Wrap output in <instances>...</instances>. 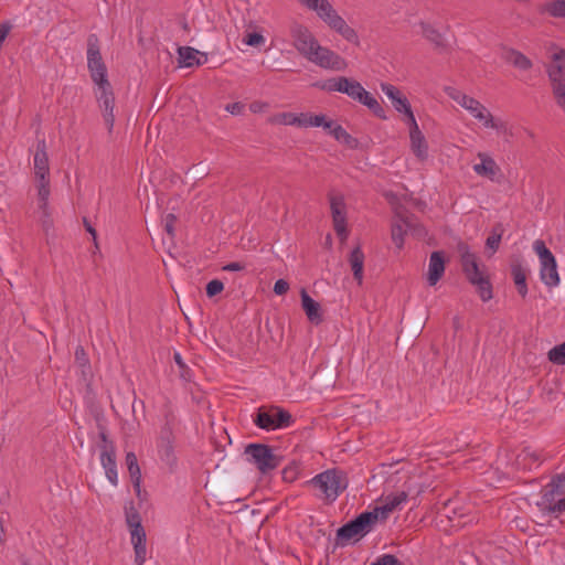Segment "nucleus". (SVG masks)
I'll list each match as a JSON object with an SVG mask.
<instances>
[{
	"label": "nucleus",
	"instance_id": "1",
	"mask_svg": "<svg viewBox=\"0 0 565 565\" xmlns=\"http://www.w3.org/2000/svg\"><path fill=\"white\" fill-rule=\"evenodd\" d=\"M290 35L295 49L309 62L326 70L344 71L347 68V61L334 51L321 46L306 25L294 22L290 25Z\"/></svg>",
	"mask_w": 565,
	"mask_h": 565
},
{
	"label": "nucleus",
	"instance_id": "2",
	"mask_svg": "<svg viewBox=\"0 0 565 565\" xmlns=\"http://www.w3.org/2000/svg\"><path fill=\"white\" fill-rule=\"evenodd\" d=\"M307 484L315 490L316 498L331 504L348 488L349 480L343 470L333 468L318 473Z\"/></svg>",
	"mask_w": 565,
	"mask_h": 565
},
{
	"label": "nucleus",
	"instance_id": "3",
	"mask_svg": "<svg viewBox=\"0 0 565 565\" xmlns=\"http://www.w3.org/2000/svg\"><path fill=\"white\" fill-rule=\"evenodd\" d=\"M295 422L294 416L278 405H262L253 414L254 425L266 431L286 429Z\"/></svg>",
	"mask_w": 565,
	"mask_h": 565
},
{
	"label": "nucleus",
	"instance_id": "4",
	"mask_svg": "<svg viewBox=\"0 0 565 565\" xmlns=\"http://www.w3.org/2000/svg\"><path fill=\"white\" fill-rule=\"evenodd\" d=\"M377 521L380 520L373 510L360 513L337 530V544L344 546L354 537L365 536L374 529Z\"/></svg>",
	"mask_w": 565,
	"mask_h": 565
},
{
	"label": "nucleus",
	"instance_id": "5",
	"mask_svg": "<svg viewBox=\"0 0 565 565\" xmlns=\"http://www.w3.org/2000/svg\"><path fill=\"white\" fill-rule=\"evenodd\" d=\"M446 94L467 109L476 119L482 121L487 128L498 129L499 126L493 120L491 113L476 98L466 95L455 87H446Z\"/></svg>",
	"mask_w": 565,
	"mask_h": 565
},
{
	"label": "nucleus",
	"instance_id": "6",
	"mask_svg": "<svg viewBox=\"0 0 565 565\" xmlns=\"http://www.w3.org/2000/svg\"><path fill=\"white\" fill-rule=\"evenodd\" d=\"M87 68L96 86L110 84L107 78V67L100 53L99 39L94 33L87 38Z\"/></svg>",
	"mask_w": 565,
	"mask_h": 565
},
{
	"label": "nucleus",
	"instance_id": "7",
	"mask_svg": "<svg viewBox=\"0 0 565 565\" xmlns=\"http://www.w3.org/2000/svg\"><path fill=\"white\" fill-rule=\"evenodd\" d=\"M247 461L253 463L262 473H268L281 462V457L273 451L266 444H249L245 447Z\"/></svg>",
	"mask_w": 565,
	"mask_h": 565
},
{
	"label": "nucleus",
	"instance_id": "8",
	"mask_svg": "<svg viewBox=\"0 0 565 565\" xmlns=\"http://www.w3.org/2000/svg\"><path fill=\"white\" fill-rule=\"evenodd\" d=\"M533 249L540 258L541 280L550 288L556 287L559 284V276L557 273V264L554 255L546 247L544 241L542 239L534 241Z\"/></svg>",
	"mask_w": 565,
	"mask_h": 565
},
{
	"label": "nucleus",
	"instance_id": "9",
	"mask_svg": "<svg viewBox=\"0 0 565 565\" xmlns=\"http://www.w3.org/2000/svg\"><path fill=\"white\" fill-rule=\"evenodd\" d=\"M157 448L160 460L173 472L177 468L178 458L174 451V436L169 423L160 430Z\"/></svg>",
	"mask_w": 565,
	"mask_h": 565
},
{
	"label": "nucleus",
	"instance_id": "10",
	"mask_svg": "<svg viewBox=\"0 0 565 565\" xmlns=\"http://www.w3.org/2000/svg\"><path fill=\"white\" fill-rule=\"evenodd\" d=\"M95 96L102 110L105 125L108 129V132L110 134L113 131L115 124V96L111 84L97 86L95 90Z\"/></svg>",
	"mask_w": 565,
	"mask_h": 565
},
{
	"label": "nucleus",
	"instance_id": "11",
	"mask_svg": "<svg viewBox=\"0 0 565 565\" xmlns=\"http://www.w3.org/2000/svg\"><path fill=\"white\" fill-rule=\"evenodd\" d=\"M329 200L334 231L341 239H344L348 236L344 198L342 195H330Z\"/></svg>",
	"mask_w": 565,
	"mask_h": 565
},
{
	"label": "nucleus",
	"instance_id": "12",
	"mask_svg": "<svg viewBox=\"0 0 565 565\" xmlns=\"http://www.w3.org/2000/svg\"><path fill=\"white\" fill-rule=\"evenodd\" d=\"M552 60L546 72L554 93L565 89V50L554 53Z\"/></svg>",
	"mask_w": 565,
	"mask_h": 565
},
{
	"label": "nucleus",
	"instance_id": "13",
	"mask_svg": "<svg viewBox=\"0 0 565 565\" xmlns=\"http://www.w3.org/2000/svg\"><path fill=\"white\" fill-rule=\"evenodd\" d=\"M542 511L562 513L565 511V494L545 487L541 501L537 503Z\"/></svg>",
	"mask_w": 565,
	"mask_h": 565
},
{
	"label": "nucleus",
	"instance_id": "14",
	"mask_svg": "<svg viewBox=\"0 0 565 565\" xmlns=\"http://www.w3.org/2000/svg\"><path fill=\"white\" fill-rule=\"evenodd\" d=\"M45 139H39L36 142V151L34 153V175L35 180H50L49 157L46 152Z\"/></svg>",
	"mask_w": 565,
	"mask_h": 565
},
{
	"label": "nucleus",
	"instance_id": "15",
	"mask_svg": "<svg viewBox=\"0 0 565 565\" xmlns=\"http://www.w3.org/2000/svg\"><path fill=\"white\" fill-rule=\"evenodd\" d=\"M459 250L462 271L466 275L469 282L477 279L478 277L484 276L479 268L478 258L476 254L471 253L467 245H460Z\"/></svg>",
	"mask_w": 565,
	"mask_h": 565
},
{
	"label": "nucleus",
	"instance_id": "16",
	"mask_svg": "<svg viewBox=\"0 0 565 565\" xmlns=\"http://www.w3.org/2000/svg\"><path fill=\"white\" fill-rule=\"evenodd\" d=\"M459 250L462 271L466 275L469 282L477 279L478 277L484 276L479 268L478 258L476 254L471 253L467 245H460Z\"/></svg>",
	"mask_w": 565,
	"mask_h": 565
},
{
	"label": "nucleus",
	"instance_id": "17",
	"mask_svg": "<svg viewBox=\"0 0 565 565\" xmlns=\"http://www.w3.org/2000/svg\"><path fill=\"white\" fill-rule=\"evenodd\" d=\"M130 532L131 543L134 545L135 551V564L143 565L146 562V531L142 524L134 525L128 527Z\"/></svg>",
	"mask_w": 565,
	"mask_h": 565
},
{
	"label": "nucleus",
	"instance_id": "18",
	"mask_svg": "<svg viewBox=\"0 0 565 565\" xmlns=\"http://www.w3.org/2000/svg\"><path fill=\"white\" fill-rule=\"evenodd\" d=\"M542 460L543 458L541 452L531 449L530 447H525L515 456L513 466L516 470L526 471L537 468Z\"/></svg>",
	"mask_w": 565,
	"mask_h": 565
},
{
	"label": "nucleus",
	"instance_id": "19",
	"mask_svg": "<svg viewBox=\"0 0 565 565\" xmlns=\"http://www.w3.org/2000/svg\"><path fill=\"white\" fill-rule=\"evenodd\" d=\"M408 494L405 491L391 493L384 499V503L380 507H375L373 511L376 513L379 520L385 521L390 513L397 509L402 503L406 502Z\"/></svg>",
	"mask_w": 565,
	"mask_h": 565
},
{
	"label": "nucleus",
	"instance_id": "20",
	"mask_svg": "<svg viewBox=\"0 0 565 565\" xmlns=\"http://www.w3.org/2000/svg\"><path fill=\"white\" fill-rule=\"evenodd\" d=\"M478 158L481 162L473 166V171L480 177L488 178L491 181H497V177L501 175V169L494 159L483 152H479Z\"/></svg>",
	"mask_w": 565,
	"mask_h": 565
},
{
	"label": "nucleus",
	"instance_id": "21",
	"mask_svg": "<svg viewBox=\"0 0 565 565\" xmlns=\"http://www.w3.org/2000/svg\"><path fill=\"white\" fill-rule=\"evenodd\" d=\"M99 438L103 441V445L100 446V462L103 468L105 470L116 468V449L114 443L108 439L104 428L99 431Z\"/></svg>",
	"mask_w": 565,
	"mask_h": 565
},
{
	"label": "nucleus",
	"instance_id": "22",
	"mask_svg": "<svg viewBox=\"0 0 565 565\" xmlns=\"http://www.w3.org/2000/svg\"><path fill=\"white\" fill-rule=\"evenodd\" d=\"M445 273V256L443 252H433L429 257L427 280L435 286Z\"/></svg>",
	"mask_w": 565,
	"mask_h": 565
},
{
	"label": "nucleus",
	"instance_id": "23",
	"mask_svg": "<svg viewBox=\"0 0 565 565\" xmlns=\"http://www.w3.org/2000/svg\"><path fill=\"white\" fill-rule=\"evenodd\" d=\"M301 296V306L302 309L308 318V320L313 324H319L322 322V312H321V306L318 301L312 299L306 289H301L300 292Z\"/></svg>",
	"mask_w": 565,
	"mask_h": 565
},
{
	"label": "nucleus",
	"instance_id": "24",
	"mask_svg": "<svg viewBox=\"0 0 565 565\" xmlns=\"http://www.w3.org/2000/svg\"><path fill=\"white\" fill-rule=\"evenodd\" d=\"M510 269L519 295L522 298H525L529 290L526 284L527 269L522 265L520 259H513L510 265Z\"/></svg>",
	"mask_w": 565,
	"mask_h": 565
},
{
	"label": "nucleus",
	"instance_id": "25",
	"mask_svg": "<svg viewBox=\"0 0 565 565\" xmlns=\"http://www.w3.org/2000/svg\"><path fill=\"white\" fill-rule=\"evenodd\" d=\"M179 62L185 67L200 66L207 61V56L204 53L191 47L181 46L178 50Z\"/></svg>",
	"mask_w": 565,
	"mask_h": 565
},
{
	"label": "nucleus",
	"instance_id": "26",
	"mask_svg": "<svg viewBox=\"0 0 565 565\" xmlns=\"http://www.w3.org/2000/svg\"><path fill=\"white\" fill-rule=\"evenodd\" d=\"M382 92L391 99L393 107L398 113H404L408 110L411 104L406 96H404L401 90L392 84H381Z\"/></svg>",
	"mask_w": 565,
	"mask_h": 565
},
{
	"label": "nucleus",
	"instance_id": "27",
	"mask_svg": "<svg viewBox=\"0 0 565 565\" xmlns=\"http://www.w3.org/2000/svg\"><path fill=\"white\" fill-rule=\"evenodd\" d=\"M501 57L503 61L512 64L515 68L521 71H529L533 66L532 61L527 56L514 49L504 47Z\"/></svg>",
	"mask_w": 565,
	"mask_h": 565
},
{
	"label": "nucleus",
	"instance_id": "28",
	"mask_svg": "<svg viewBox=\"0 0 565 565\" xmlns=\"http://www.w3.org/2000/svg\"><path fill=\"white\" fill-rule=\"evenodd\" d=\"M297 126L299 127H323V129H331L332 120L328 119L324 115L300 114L295 117Z\"/></svg>",
	"mask_w": 565,
	"mask_h": 565
},
{
	"label": "nucleus",
	"instance_id": "29",
	"mask_svg": "<svg viewBox=\"0 0 565 565\" xmlns=\"http://www.w3.org/2000/svg\"><path fill=\"white\" fill-rule=\"evenodd\" d=\"M409 223L406 218L401 215H396L392 223L391 236L392 241L395 244L397 249H402L404 246V236L407 233V228L409 227Z\"/></svg>",
	"mask_w": 565,
	"mask_h": 565
},
{
	"label": "nucleus",
	"instance_id": "30",
	"mask_svg": "<svg viewBox=\"0 0 565 565\" xmlns=\"http://www.w3.org/2000/svg\"><path fill=\"white\" fill-rule=\"evenodd\" d=\"M364 258V254L360 246L354 247L349 256L353 278L359 285L363 281Z\"/></svg>",
	"mask_w": 565,
	"mask_h": 565
},
{
	"label": "nucleus",
	"instance_id": "31",
	"mask_svg": "<svg viewBox=\"0 0 565 565\" xmlns=\"http://www.w3.org/2000/svg\"><path fill=\"white\" fill-rule=\"evenodd\" d=\"M126 465L130 475V479L132 486L137 492V495L140 494V483H141V471L138 463V459L135 452L129 451L126 455Z\"/></svg>",
	"mask_w": 565,
	"mask_h": 565
},
{
	"label": "nucleus",
	"instance_id": "32",
	"mask_svg": "<svg viewBox=\"0 0 565 565\" xmlns=\"http://www.w3.org/2000/svg\"><path fill=\"white\" fill-rule=\"evenodd\" d=\"M411 149L413 153L419 159L425 160L428 157V145L425 136L420 130L409 134Z\"/></svg>",
	"mask_w": 565,
	"mask_h": 565
},
{
	"label": "nucleus",
	"instance_id": "33",
	"mask_svg": "<svg viewBox=\"0 0 565 565\" xmlns=\"http://www.w3.org/2000/svg\"><path fill=\"white\" fill-rule=\"evenodd\" d=\"M419 25L422 28L423 36L431 42L435 47L446 49L447 45L444 35L436 28L426 22H420Z\"/></svg>",
	"mask_w": 565,
	"mask_h": 565
},
{
	"label": "nucleus",
	"instance_id": "34",
	"mask_svg": "<svg viewBox=\"0 0 565 565\" xmlns=\"http://www.w3.org/2000/svg\"><path fill=\"white\" fill-rule=\"evenodd\" d=\"M337 141L342 142L350 148L358 145V140L352 137L341 125L332 120L331 129H326Z\"/></svg>",
	"mask_w": 565,
	"mask_h": 565
},
{
	"label": "nucleus",
	"instance_id": "35",
	"mask_svg": "<svg viewBox=\"0 0 565 565\" xmlns=\"http://www.w3.org/2000/svg\"><path fill=\"white\" fill-rule=\"evenodd\" d=\"M362 105L366 106L377 118L386 119V111L381 106L375 97H373L367 90L362 94L361 99L359 100Z\"/></svg>",
	"mask_w": 565,
	"mask_h": 565
},
{
	"label": "nucleus",
	"instance_id": "36",
	"mask_svg": "<svg viewBox=\"0 0 565 565\" xmlns=\"http://www.w3.org/2000/svg\"><path fill=\"white\" fill-rule=\"evenodd\" d=\"M343 92L342 94L348 95L353 100L359 102L362 97V94L365 93L364 87L356 79L351 77H345L343 82Z\"/></svg>",
	"mask_w": 565,
	"mask_h": 565
},
{
	"label": "nucleus",
	"instance_id": "37",
	"mask_svg": "<svg viewBox=\"0 0 565 565\" xmlns=\"http://www.w3.org/2000/svg\"><path fill=\"white\" fill-rule=\"evenodd\" d=\"M38 189V210H45L49 206V198L51 194L50 180H35Z\"/></svg>",
	"mask_w": 565,
	"mask_h": 565
},
{
	"label": "nucleus",
	"instance_id": "38",
	"mask_svg": "<svg viewBox=\"0 0 565 565\" xmlns=\"http://www.w3.org/2000/svg\"><path fill=\"white\" fill-rule=\"evenodd\" d=\"M470 284L477 286L478 294L482 301H489L492 299V285L490 282V279L487 276L478 277L477 279L472 280Z\"/></svg>",
	"mask_w": 565,
	"mask_h": 565
},
{
	"label": "nucleus",
	"instance_id": "39",
	"mask_svg": "<svg viewBox=\"0 0 565 565\" xmlns=\"http://www.w3.org/2000/svg\"><path fill=\"white\" fill-rule=\"evenodd\" d=\"M339 25L334 29L343 39L355 45H360L359 35L353 28H351L345 20L338 23Z\"/></svg>",
	"mask_w": 565,
	"mask_h": 565
},
{
	"label": "nucleus",
	"instance_id": "40",
	"mask_svg": "<svg viewBox=\"0 0 565 565\" xmlns=\"http://www.w3.org/2000/svg\"><path fill=\"white\" fill-rule=\"evenodd\" d=\"M503 231L504 230H503L502 224H500V223L495 224L492 227V231L486 241V246L488 248H490L493 253L497 252V249L499 248Z\"/></svg>",
	"mask_w": 565,
	"mask_h": 565
},
{
	"label": "nucleus",
	"instance_id": "41",
	"mask_svg": "<svg viewBox=\"0 0 565 565\" xmlns=\"http://www.w3.org/2000/svg\"><path fill=\"white\" fill-rule=\"evenodd\" d=\"M307 8L317 12L320 19L324 18L327 13L332 12L333 7L328 0H309Z\"/></svg>",
	"mask_w": 565,
	"mask_h": 565
},
{
	"label": "nucleus",
	"instance_id": "42",
	"mask_svg": "<svg viewBox=\"0 0 565 565\" xmlns=\"http://www.w3.org/2000/svg\"><path fill=\"white\" fill-rule=\"evenodd\" d=\"M125 519L128 527L141 524V516L132 501L125 505Z\"/></svg>",
	"mask_w": 565,
	"mask_h": 565
},
{
	"label": "nucleus",
	"instance_id": "43",
	"mask_svg": "<svg viewBox=\"0 0 565 565\" xmlns=\"http://www.w3.org/2000/svg\"><path fill=\"white\" fill-rule=\"evenodd\" d=\"M548 360L557 365L565 364V341L562 344L553 347L548 353Z\"/></svg>",
	"mask_w": 565,
	"mask_h": 565
},
{
	"label": "nucleus",
	"instance_id": "44",
	"mask_svg": "<svg viewBox=\"0 0 565 565\" xmlns=\"http://www.w3.org/2000/svg\"><path fill=\"white\" fill-rule=\"evenodd\" d=\"M344 78L345 76H339V77H333V78H329L327 81H324L320 87L326 90V92H329V93H332V92H339V93H342L343 92V82H344Z\"/></svg>",
	"mask_w": 565,
	"mask_h": 565
},
{
	"label": "nucleus",
	"instance_id": "45",
	"mask_svg": "<svg viewBox=\"0 0 565 565\" xmlns=\"http://www.w3.org/2000/svg\"><path fill=\"white\" fill-rule=\"evenodd\" d=\"M546 11L555 18L565 17V0H553L546 4Z\"/></svg>",
	"mask_w": 565,
	"mask_h": 565
},
{
	"label": "nucleus",
	"instance_id": "46",
	"mask_svg": "<svg viewBox=\"0 0 565 565\" xmlns=\"http://www.w3.org/2000/svg\"><path fill=\"white\" fill-rule=\"evenodd\" d=\"M371 565H405L393 554H383L379 556Z\"/></svg>",
	"mask_w": 565,
	"mask_h": 565
},
{
	"label": "nucleus",
	"instance_id": "47",
	"mask_svg": "<svg viewBox=\"0 0 565 565\" xmlns=\"http://www.w3.org/2000/svg\"><path fill=\"white\" fill-rule=\"evenodd\" d=\"M40 212V222L43 230L47 233L53 226V218L50 206H46L45 210H39Z\"/></svg>",
	"mask_w": 565,
	"mask_h": 565
},
{
	"label": "nucleus",
	"instance_id": "48",
	"mask_svg": "<svg viewBox=\"0 0 565 565\" xmlns=\"http://www.w3.org/2000/svg\"><path fill=\"white\" fill-rule=\"evenodd\" d=\"M223 289H224V284L218 279H213V280L209 281L206 285V288H205L206 296L209 298H212V297L218 295L220 292H222Z\"/></svg>",
	"mask_w": 565,
	"mask_h": 565
},
{
	"label": "nucleus",
	"instance_id": "49",
	"mask_svg": "<svg viewBox=\"0 0 565 565\" xmlns=\"http://www.w3.org/2000/svg\"><path fill=\"white\" fill-rule=\"evenodd\" d=\"M173 360L180 369V376L183 380L189 381L191 377L190 369L186 366V364L184 363V361L179 352H174Z\"/></svg>",
	"mask_w": 565,
	"mask_h": 565
},
{
	"label": "nucleus",
	"instance_id": "50",
	"mask_svg": "<svg viewBox=\"0 0 565 565\" xmlns=\"http://www.w3.org/2000/svg\"><path fill=\"white\" fill-rule=\"evenodd\" d=\"M546 487L565 494V473L554 476Z\"/></svg>",
	"mask_w": 565,
	"mask_h": 565
},
{
	"label": "nucleus",
	"instance_id": "51",
	"mask_svg": "<svg viewBox=\"0 0 565 565\" xmlns=\"http://www.w3.org/2000/svg\"><path fill=\"white\" fill-rule=\"evenodd\" d=\"M299 473V467L296 462H292L291 465L287 466L282 470V479L288 482H292L297 479V476Z\"/></svg>",
	"mask_w": 565,
	"mask_h": 565
},
{
	"label": "nucleus",
	"instance_id": "52",
	"mask_svg": "<svg viewBox=\"0 0 565 565\" xmlns=\"http://www.w3.org/2000/svg\"><path fill=\"white\" fill-rule=\"evenodd\" d=\"M323 20L332 30H334L339 24V22H342L344 19L338 14V12L333 9L332 12H329L326 14Z\"/></svg>",
	"mask_w": 565,
	"mask_h": 565
},
{
	"label": "nucleus",
	"instance_id": "53",
	"mask_svg": "<svg viewBox=\"0 0 565 565\" xmlns=\"http://www.w3.org/2000/svg\"><path fill=\"white\" fill-rule=\"evenodd\" d=\"M175 222H177V216L172 213L167 214L163 220L164 230L170 237H173L175 234V228H174Z\"/></svg>",
	"mask_w": 565,
	"mask_h": 565
},
{
	"label": "nucleus",
	"instance_id": "54",
	"mask_svg": "<svg viewBox=\"0 0 565 565\" xmlns=\"http://www.w3.org/2000/svg\"><path fill=\"white\" fill-rule=\"evenodd\" d=\"M403 114L406 116V124L409 127V134L420 130L413 114L412 107H409L408 110H405Z\"/></svg>",
	"mask_w": 565,
	"mask_h": 565
},
{
	"label": "nucleus",
	"instance_id": "55",
	"mask_svg": "<svg viewBox=\"0 0 565 565\" xmlns=\"http://www.w3.org/2000/svg\"><path fill=\"white\" fill-rule=\"evenodd\" d=\"M75 361L78 366H85L89 363V359L82 345H78L75 350Z\"/></svg>",
	"mask_w": 565,
	"mask_h": 565
},
{
	"label": "nucleus",
	"instance_id": "56",
	"mask_svg": "<svg viewBox=\"0 0 565 565\" xmlns=\"http://www.w3.org/2000/svg\"><path fill=\"white\" fill-rule=\"evenodd\" d=\"M264 36L257 32L248 33L244 40V42L249 46H257L264 43Z\"/></svg>",
	"mask_w": 565,
	"mask_h": 565
},
{
	"label": "nucleus",
	"instance_id": "57",
	"mask_svg": "<svg viewBox=\"0 0 565 565\" xmlns=\"http://www.w3.org/2000/svg\"><path fill=\"white\" fill-rule=\"evenodd\" d=\"M289 290V284L285 279L276 280L274 285V292L278 296L285 295Z\"/></svg>",
	"mask_w": 565,
	"mask_h": 565
},
{
	"label": "nucleus",
	"instance_id": "58",
	"mask_svg": "<svg viewBox=\"0 0 565 565\" xmlns=\"http://www.w3.org/2000/svg\"><path fill=\"white\" fill-rule=\"evenodd\" d=\"M10 30H11V25L8 22L0 24V49L2 47V44H3L4 40L7 39Z\"/></svg>",
	"mask_w": 565,
	"mask_h": 565
},
{
	"label": "nucleus",
	"instance_id": "59",
	"mask_svg": "<svg viewBox=\"0 0 565 565\" xmlns=\"http://www.w3.org/2000/svg\"><path fill=\"white\" fill-rule=\"evenodd\" d=\"M245 267L246 266L243 263L232 262V263H228L227 265H225L223 267V269L227 270V271H241V270H244Z\"/></svg>",
	"mask_w": 565,
	"mask_h": 565
},
{
	"label": "nucleus",
	"instance_id": "60",
	"mask_svg": "<svg viewBox=\"0 0 565 565\" xmlns=\"http://www.w3.org/2000/svg\"><path fill=\"white\" fill-rule=\"evenodd\" d=\"M83 223H84L86 231L93 236V241H94L96 248H98L96 230L92 226L90 222L86 217L83 218Z\"/></svg>",
	"mask_w": 565,
	"mask_h": 565
},
{
	"label": "nucleus",
	"instance_id": "61",
	"mask_svg": "<svg viewBox=\"0 0 565 565\" xmlns=\"http://www.w3.org/2000/svg\"><path fill=\"white\" fill-rule=\"evenodd\" d=\"M106 477L109 480V482L113 486H117L118 483V473H117V467L116 468H109L108 470H105Z\"/></svg>",
	"mask_w": 565,
	"mask_h": 565
},
{
	"label": "nucleus",
	"instance_id": "62",
	"mask_svg": "<svg viewBox=\"0 0 565 565\" xmlns=\"http://www.w3.org/2000/svg\"><path fill=\"white\" fill-rule=\"evenodd\" d=\"M244 109V105L241 103H233L226 106V110L233 115H238Z\"/></svg>",
	"mask_w": 565,
	"mask_h": 565
},
{
	"label": "nucleus",
	"instance_id": "63",
	"mask_svg": "<svg viewBox=\"0 0 565 565\" xmlns=\"http://www.w3.org/2000/svg\"><path fill=\"white\" fill-rule=\"evenodd\" d=\"M79 369H81V374H82L83 379L86 381L87 377L92 374L90 363H87L85 366H79Z\"/></svg>",
	"mask_w": 565,
	"mask_h": 565
},
{
	"label": "nucleus",
	"instance_id": "64",
	"mask_svg": "<svg viewBox=\"0 0 565 565\" xmlns=\"http://www.w3.org/2000/svg\"><path fill=\"white\" fill-rule=\"evenodd\" d=\"M295 117H297L294 114H286L285 115V122L288 125H297V121H295Z\"/></svg>",
	"mask_w": 565,
	"mask_h": 565
}]
</instances>
